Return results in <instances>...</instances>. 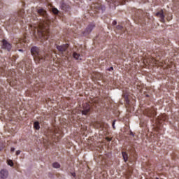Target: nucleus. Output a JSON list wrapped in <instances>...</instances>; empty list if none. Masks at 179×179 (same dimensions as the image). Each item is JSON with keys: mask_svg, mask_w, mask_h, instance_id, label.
I'll list each match as a JSON object with an SVG mask.
<instances>
[{"mask_svg": "<svg viewBox=\"0 0 179 179\" xmlns=\"http://www.w3.org/2000/svg\"><path fill=\"white\" fill-rule=\"evenodd\" d=\"M38 15L42 18L35 17L32 24L29 26V30L31 34L36 36L38 34V39L43 42L44 40H48L50 38V18L47 11L43 8L38 9Z\"/></svg>", "mask_w": 179, "mask_h": 179, "instance_id": "1", "label": "nucleus"}, {"mask_svg": "<svg viewBox=\"0 0 179 179\" xmlns=\"http://www.w3.org/2000/svg\"><path fill=\"white\" fill-rule=\"evenodd\" d=\"M83 115H87L90 113V105L88 103H84L83 105V110L81 111Z\"/></svg>", "mask_w": 179, "mask_h": 179, "instance_id": "8", "label": "nucleus"}, {"mask_svg": "<svg viewBox=\"0 0 179 179\" xmlns=\"http://www.w3.org/2000/svg\"><path fill=\"white\" fill-rule=\"evenodd\" d=\"M0 177L1 178H6V177H8V171L3 169L0 172Z\"/></svg>", "mask_w": 179, "mask_h": 179, "instance_id": "15", "label": "nucleus"}, {"mask_svg": "<svg viewBox=\"0 0 179 179\" xmlns=\"http://www.w3.org/2000/svg\"><path fill=\"white\" fill-rule=\"evenodd\" d=\"M52 10L55 15H58V13H59V10L55 8H53Z\"/></svg>", "mask_w": 179, "mask_h": 179, "instance_id": "23", "label": "nucleus"}, {"mask_svg": "<svg viewBox=\"0 0 179 179\" xmlns=\"http://www.w3.org/2000/svg\"><path fill=\"white\" fill-rule=\"evenodd\" d=\"M52 134L57 138H62V131H61L59 127H54L52 129Z\"/></svg>", "mask_w": 179, "mask_h": 179, "instance_id": "7", "label": "nucleus"}, {"mask_svg": "<svg viewBox=\"0 0 179 179\" xmlns=\"http://www.w3.org/2000/svg\"><path fill=\"white\" fill-rule=\"evenodd\" d=\"M20 152H21L20 150L16 151V152H15L16 156H19V155H20Z\"/></svg>", "mask_w": 179, "mask_h": 179, "instance_id": "29", "label": "nucleus"}, {"mask_svg": "<svg viewBox=\"0 0 179 179\" xmlns=\"http://www.w3.org/2000/svg\"><path fill=\"white\" fill-rule=\"evenodd\" d=\"M17 15L19 17H21V19H24V9L20 10L18 12Z\"/></svg>", "mask_w": 179, "mask_h": 179, "instance_id": "18", "label": "nucleus"}, {"mask_svg": "<svg viewBox=\"0 0 179 179\" xmlns=\"http://www.w3.org/2000/svg\"><path fill=\"white\" fill-rule=\"evenodd\" d=\"M34 128L38 131L40 129V122H34Z\"/></svg>", "mask_w": 179, "mask_h": 179, "instance_id": "20", "label": "nucleus"}, {"mask_svg": "<svg viewBox=\"0 0 179 179\" xmlns=\"http://www.w3.org/2000/svg\"><path fill=\"white\" fill-rule=\"evenodd\" d=\"M136 20L137 23H138L139 24H141V26H143V24H146V18H145V17H143V15L138 16L136 18Z\"/></svg>", "mask_w": 179, "mask_h": 179, "instance_id": "12", "label": "nucleus"}, {"mask_svg": "<svg viewBox=\"0 0 179 179\" xmlns=\"http://www.w3.org/2000/svg\"><path fill=\"white\" fill-rule=\"evenodd\" d=\"M106 140L108 142H111V141H113V138H110V137H106Z\"/></svg>", "mask_w": 179, "mask_h": 179, "instance_id": "27", "label": "nucleus"}, {"mask_svg": "<svg viewBox=\"0 0 179 179\" xmlns=\"http://www.w3.org/2000/svg\"><path fill=\"white\" fill-rule=\"evenodd\" d=\"M25 69L27 71H30V69H31V64H30V61L28 62V64H25Z\"/></svg>", "mask_w": 179, "mask_h": 179, "instance_id": "21", "label": "nucleus"}, {"mask_svg": "<svg viewBox=\"0 0 179 179\" xmlns=\"http://www.w3.org/2000/svg\"><path fill=\"white\" fill-rule=\"evenodd\" d=\"M7 163H8V166H10V167H13V161L8 159V160H7Z\"/></svg>", "mask_w": 179, "mask_h": 179, "instance_id": "24", "label": "nucleus"}, {"mask_svg": "<svg viewBox=\"0 0 179 179\" xmlns=\"http://www.w3.org/2000/svg\"><path fill=\"white\" fill-rule=\"evenodd\" d=\"M130 176H132V171H129L128 175L127 176V178H129Z\"/></svg>", "mask_w": 179, "mask_h": 179, "instance_id": "26", "label": "nucleus"}, {"mask_svg": "<svg viewBox=\"0 0 179 179\" xmlns=\"http://www.w3.org/2000/svg\"><path fill=\"white\" fill-rule=\"evenodd\" d=\"M2 88H0V96L2 94Z\"/></svg>", "mask_w": 179, "mask_h": 179, "instance_id": "35", "label": "nucleus"}, {"mask_svg": "<svg viewBox=\"0 0 179 179\" xmlns=\"http://www.w3.org/2000/svg\"><path fill=\"white\" fill-rule=\"evenodd\" d=\"M143 12V11H142V10H139V13H142Z\"/></svg>", "mask_w": 179, "mask_h": 179, "instance_id": "39", "label": "nucleus"}, {"mask_svg": "<svg viewBox=\"0 0 179 179\" xmlns=\"http://www.w3.org/2000/svg\"><path fill=\"white\" fill-rule=\"evenodd\" d=\"M99 127H101V124H99Z\"/></svg>", "mask_w": 179, "mask_h": 179, "instance_id": "40", "label": "nucleus"}, {"mask_svg": "<svg viewBox=\"0 0 179 179\" xmlns=\"http://www.w3.org/2000/svg\"><path fill=\"white\" fill-rule=\"evenodd\" d=\"M130 135H132L134 136V133L131 132Z\"/></svg>", "mask_w": 179, "mask_h": 179, "instance_id": "36", "label": "nucleus"}, {"mask_svg": "<svg viewBox=\"0 0 179 179\" xmlns=\"http://www.w3.org/2000/svg\"><path fill=\"white\" fill-rule=\"evenodd\" d=\"M150 170H152V171L155 170V168H152L151 169H150Z\"/></svg>", "mask_w": 179, "mask_h": 179, "instance_id": "38", "label": "nucleus"}, {"mask_svg": "<svg viewBox=\"0 0 179 179\" xmlns=\"http://www.w3.org/2000/svg\"><path fill=\"white\" fill-rule=\"evenodd\" d=\"M144 115L149 118H155L156 117V110L155 108H148L144 110Z\"/></svg>", "mask_w": 179, "mask_h": 179, "instance_id": "4", "label": "nucleus"}, {"mask_svg": "<svg viewBox=\"0 0 179 179\" xmlns=\"http://www.w3.org/2000/svg\"><path fill=\"white\" fill-rule=\"evenodd\" d=\"M73 57L77 60L82 61V55L77 53L76 52L73 53Z\"/></svg>", "mask_w": 179, "mask_h": 179, "instance_id": "16", "label": "nucleus"}, {"mask_svg": "<svg viewBox=\"0 0 179 179\" xmlns=\"http://www.w3.org/2000/svg\"><path fill=\"white\" fill-rule=\"evenodd\" d=\"M112 24H113V26H115V24H117V21H113V23H112Z\"/></svg>", "mask_w": 179, "mask_h": 179, "instance_id": "32", "label": "nucleus"}, {"mask_svg": "<svg viewBox=\"0 0 179 179\" xmlns=\"http://www.w3.org/2000/svg\"><path fill=\"white\" fill-rule=\"evenodd\" d=\"M18 51H21V52H22V51H23V50H22V49H19V50H18Z\"/></svg>", "mask_w": 179, "mask_h": 179, "instance_id": "37", "label": "nucleus"}, {"mask_svg": "<svg viewBox=\"0 0 179 179\" xmlns=\"http://www.w3.org/2000/svg\"><path fill=\"white\" fill-rule=\"evenodd\" d=\"M68 47H69V45L68 44L57 46V50L59 51V55L65 57V59H68V57H69V54L68 53Z\"/></svg>", "mask_w": 179, "mask_h": 179, "instance_id": "3", "label": "nucleus"}, {"mask_svg": "<svg viewBox=\"0 0 179 179\" xmlns=\"http://www.w3.org/2000/svg\"><path fill=\"white\" fill-rule=\"evenodd\" d=\"M94 29V24H90L85 31L83 32V36H87L92 33V31Z\"/></svg>", "mask_w": 179, "mask_h": 179, "instance_id": "10", "label": "nucleus"}, {"mask_svg": "<svg viewBox=\"0 0 179 179\" xmlns=\"http://www.w3.org/2000/svg\"><path fill=\"white\" fill-rule=\"evenodd\" d=\"M112 127L113 128V129H115V120H114L112 123Z\"/></svg>", "mask_w": 179, "mask_h": 179, "instance_id": "28", "label": "nucleus"}, {"mask_svg": "<svg viewBox=\"0 0 179 179\" xmlns=\"http://www.w3.org/2000/svg\"><path fill=\"white\" fill-rule=\"evenodd\" d=\"M26 44H27V38L24 37L23 38H17L16 47H17V48H22V47H26Z\"/></svg>", "mask_w": 179, "mask_h": 179, "instance_id": "5", "label": "nucleus"}, {"mask_svg": "<svg viewBox=\"0 0 179 179\" xmlns=\"http://www.w3.org/2000/svg\"><path fill=\"white\" fill-rule=\"evenodd\" d=\"M60 7L62 10H64V12H71V6L65 3L64 1L61 2Z\"/></svg>", "mask_w": 179, "mask_h": 179, "instance_id": "11", "label": "nucleus"}, {"mask_svg": "<svg viewBox=\"0 0 179 179\" xmlns=\"http://www.w3.org/2000/svg\"><path fill=\"white\" fill-rule=\"evenodd\" d=\"M92 9H95L94 12L95 13H99L100 10H103L104 9V7L101 3H95L91 6Z\"/></svg>", "mask_w": 179, "mask_h": 179, "instance_id": "6", "label": "nucleus"}, {"mask_svg": "<svg viewBox=\"0 0 179 179\" xmlns=\"http://www.w3.org/2000/svg\"><path fill=\"white\" fill-rule=\"evenodd\" d=\"M71 175L72 176V177H76V173H71Z\"/></svg>", "mask_w": 179, "mask_h": 179, "instance_id": "31", "label": "nucleus"}, {"mask_svg": "<svg viewBox=\"0 0 179 179\" xmlns=\"http://www.w3.org/2000/svg\"><path fill=\"white\" fill-rule=\"evenodd\" d=\"M31 54L33 55L36 64L45 61V52L41 51L37 47H33L31 49Z\"/></svg>", "mask_w": 179, "mask_h": 179, "instance_id": "2", "label": "nucleus"}, {"mask_svg": "<svg viewBox=\"0 0 179 179\" xmlns=\"http://www.w3.org/2000/svg\"><path fill=\"white\" fill-rule=\"evenodd\" d=\"M123 159L124 160L125 163L128 162V154L125 152H122Z\"/></svg>", "mask_w": 179, "mask_h": 179, "instance_id": "19", "label": "nucleus"}, {"mask_svg": "<svg viewBox=\"0 0 179 179\" xmlns=\"http://www.w3.org/2000/svg\"><path fill=\"white\" fill-rule=\"evenodd\" d=\"M126 102L127 103V104H129V99H128V96H127L125 98Z\"/></svg>", "mask_w": 179, "mask_h": 179, "instance_id": "30", "label": "nucleus"}, {"mask_svg": "<svg viewBox=\"0 0 179 179\" xmlns=\"http://www.w3.org/2000/svg\"><path fill=\"white\" fill-rule=\"evenodd\" d=\"M157 141H159V139H157Z\"/></svg>", "mask_w": 179, "mask_h": 179, "instance_id": "43", "label": "nucleus"}, {"mask_svg": "<svg viewBox=\"0 0 179 179\" xmlns=\"http://www.w3.org/2000/svg\"><path fill=\"white\" fill-rule=\"evenodd\" d=\"M1 72H3V69H2V70L1 71Z\"/></svg>", "mask_w": 179, "mask_h": 179, "instance_id": "41", "label": "nucleus"}, {"mask_svg": "<svg viewBox=\"0 0 179 179\" xmlns=\"http://www.w3.org/2000/svg\"><path fill=\"white\" fill-rule=\"evenodd\" d=\"M10 151L11 152H15V148H11Z\"/></svg>", "mask_w": 179, "mask_h": 179, "instance_id": "34", "label": "nucleus"}, {"mask_svg": "<svg viewBox=\"0 0 179 179\" xmlns=\"http://www.w3.org/2000/svg\"><path fill=\"white\" fill-rule=\"evenodd\" d=\"M108 71H114V67H110V69H108Z\"/></svg>", "mask_w": 179, "mask_h": 179, "instance_id": "33", "label": "nucleus"}, {"mask_svg": "<svg viewBox=\"0 0 179 179\" xmlns=\"http://www.w3.org/2000/svg\"><path fill=\"white\" fill-rule=\"evenodd\" d=\"M111 1L115 6H118L119 5H125V2L128 1V0H111Z\"/></svg>", "mask_w": 179, "mask_h": 179, "instance_id": "14", "label": "nucleus"}, {"mask_svg": "<svg viewBox=\"0 0 179 179\" xmlns=\"http://www.w3.org/2000/svg\"><path fill=\"white\" fill-rule=\"evenodd\" d=\"M120 31L119 33H121L122 34L123 33H125V29L124 28V27H122V25H117L116 27V31Z\"/></svg>", "mask_w": 179, "mask_h": 179, "instance_id": "17", "label": "nucleus"}, {"mask_svg": "<svg viewBox=\"0 0 179 179\" xmlns=\"http://www.w3.org/2000/svg\"><path fill=\"white\" fill-rule=\"evenodd\" d=\"M52 167H54V169H59L61 165L58 162H55L52 164Z\"/></svg>", "mask_w": 179, "mask_h": 179, "instance_id": "22", "label": "nucleus"}, {"mask_svg": "<svg viewBox=\"0 0 179 179\" xmlns=\"http://www.w3.org/2000/svg\"><path fill=\"white\" fill-rule=\"evenodd\" d=\"M155 16H157V17L159 18L160 22H162V23H165L166 22V20L164 19L165 16H164V13L163 12V10H161L158 12L156 13Z\"/></svg>", "mask_w": 179, "mask_h": 179, "instance_id": "9", "label": "nucleus"}, {"mask_svg": "<svg viewBox=\"0 0 179 179\" xmlns=\"http://www.w3.org/2000/svg\"><path fill=\"white\" fill-rule=\"evenodd\" d=\"M159 120H160V121H159V123L163 124V121H165L166 117H162H162H159Z\"/></svg>", "mask_w": 179, "mask_h": 179, "instance_id": "25", "label": "nucleus"}, {"mask_svg": "<svg viewBox=\"0 0 179 179\" xmlns=\"http://www.w3.org/2000/svg\"><path fill=\"white\" fill-rule=\"evenodd\" d=\"M2 48L10 51V50H12V45H10L6 40H3Z\"/></svg>", "mask_w": 179, "mask_h": 179, "instance_id": "13", "label": "nucleus"}, {"mask_svg": "<svg viewBox=\"0 0 179 179\" xmlns=\"http://www.w3.org/2000/svg\"><path fill=\"white\" fill-rule=\"evenodd\" d=\"M156 179H159V178H156Z\"/></svg>", "mask_w": 179, "mask_h": 179, "instance_id": "42", "label": "nucleus"}]
</instances>
